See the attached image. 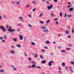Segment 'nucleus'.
Instances as JSON below:
<instances>
[{"label":"nucleus","instance_id":"nucleus-52","mask_svg":"<svg viewBox=\"0 0 74 74\" xmlns=\"http://www.w3.org/2000/svg\"><path fill=\"white\" fill-rule=\"evenodd\" d=\"M18 25L19 26H21V23H19L18 24Z\"/></svg>","mask_w":74,"mask_h":74},{"label":"nucleus","instance_id":"nucleus-25","mask_svg":"<svg viewBox=\"0 0 74 74\" xmlns=\"http://www.w3.org/2000/svg\"><path fill=\"white\" fill-rule=\"evenodd\" d=\"M62 66H65V63L64 62H63L62 63Z\"/></svg>","mask_w":74,"mask_h":74},{"label":"nucleus","instance_id":"nucleus-2","mask_svg":"<svg viewBox=\"0 0 74 74\" xmlns=\"http://www.w3.org/2000/svg\"><path fill=\"white\" fill-rule=\"evenodd\" d=\"M0 28L1 29L3 32H5V28H4L3 26H0Z\"/></svg>","mask_w":74,"mask_h":74},{"label":"nucleus","instance_id":"nucleus-55","mask_svg":"<svg viewBox=\"0 0 74 74\" xmlns=\"http://www.w3.org/2000/svg\"><path fill=\"white\" fill-rule=\"evenodd\" d=\"M42 52H44H44H45V51H44V49H42Z\"/></svg>","mask_w":74,"mask_h":74},{"label":"nucleus","instance_id":"nucleus-49","mask_svg":"<svg viewBox=\"0 0 74 74\" xmlns=\"http://www.w3.org/2000/svg\"><path fill=\"white\" fill-rule=\"evenodd\" d=\"M58 48H60V49H62V47L60 46H59Z\"/></svg>","mask_w":74,"mask_h":74},{"label":"nucleus","instance_id":"nucleus-54","mask_svg":"<svg viewBox=\"0 0 74 74\" xmlns=\"http://www.w3.org/2000/svg\"><path fill=\"white\" fill-rule=\"evenodd\" d=\"M58 70L60 71V70H61V68H60V67H59V69Z\"/></svg>","mask_w":74,"mask_h":74},{"label":"nucleus","instance_id":"nucleus-56","mask_svg":"<svg viewBox=\"0 0 74 74\" xmlns=\"http://www.w3.org/2000/svg\"><path fill=\"white\" fill-rule=\"evenodd\" d=\"M68 4H69V5H70V4H71V3L69 2V3H68Z\"/></svg>","mask_w":74,"mask_h":74},{"label":"nucleus","instance_id":"nucleus-58","mask_svg":"<svg viewBox=\"0 0 74 74\" xmlns=\"http://www.w3.org/2000/svg\"><path fill=\"white\" fill-rule=\"evenodd\" d=\"M48 4H49V2L48 1H46V2Z\"/></svg>","mask_w":74,"mask_h":74},{"label":"nucleus","instance_id":"nucleus-43","mask_svg":"<svg viewBox=\"0 0 74 74\" xmlns=\"http://www.w3.org/2000/svg\"><path fill=\"white\" fill-rule=\"evenodd\" d=\"M66 49H67V50H70V49H71V48H66Z\"/></svg>","mask_w":74,"mask_h":74},{"label":"nucleus","instance_id":"nucleus-17","mask_svg":"<svg viewBox=\"0 0 74 74\" xmlns=\"http://www.w3.org/2000/svg\"><path fill=\"white\" fill-rule=\"evenodd\" d=\"M46 44H49L50 42L48 41H47L45 42Z\"/></svg>","mask_w":74,"mask_h":74},{"label":"nucleus","instance_id":"nucleus-60","mask_svg":"<svg viewBox=\"0 0 74 74\" xmlns=\"http://www.w3.org/2000/svg\"><path fill=\"white\" fill-rule=\"evenodd\" d=\"M11 47V48H14V46H12Z\"/></svg>","mask_w":74,"mask_h":74},{"label":"nucleus","instance_id":"nucleus-10","mask_svg":"<svg viewBox=\"0 0 74 74\" xmlns=\"http://www.w3.org/2000/svg\"><path fill=\"white\" fill-rule=\"evenodd\" d=\"M67 16L68 17H69V18H71V16H72L71 14H68L67 15Z\"/></svg>","mask_w":74,"mask_h":74},{"label":"nucleus","instance_id":"nucleus-3","mask_svg":"<svg viewBox=\"0 0 74 74\" xmlns=\"http://www.w3.org/2000/svg\"><path fill=\"white\" fill-rule=\"evenodd\" d=\"M52 7H53V5H52V4H51L50 5V6H47V8L48 10H50V9H51V8H52Z\"/></svg>","mask_w":74,"mask_h":74},{"label":"nucleus","instance_id":"nucleus-63","mask_svg":"<svg viewBox=\"0 0 74 74\" xmlns=\"http://www.w3.org/2000/svg\"><path fill=\"white\" fill-rule=\"evenodd\" d=\"M3 42H5V40H2Z\"/></svg>","mask_w":74,"mask_h":74},{"label":"nucleus","instance_id":"nucleus-26","mask_svg":"<svg viewBox=\"0 0 74 74\" xmlns=\"http://www.w3.org/2000/svg\"><path fill=\"white\" fill-rule=\"evenodd\" d=\"M51 22V20H48L46 22V23H48L49 22Z\"/></svg>","mask_w":74,"mask_h":74},{"label":"nucleus","instance_id":"nucleus-1","mask_svg":"<svg viewBox=\"0 0 74 74\" xmlns=\"http://www.w3.org/2000/svg\"><path fill=\"white\" fill-rule=\"evenodd\" d=\"M15 29H11V27H10V32H11V34L13 35L14 34V32H15Z\"/></svg>","mask_w":74,"mask_h":74},{"label":"nucleus","instance_id":"nucleus-6","mask_svg":"<svg viewBox=\"0 0 74 74\" xmlns=\"http://www.w3.org/2000/svg\"><path fill=\"white\" fill-rule=\"evenodd\" d=\"M65 33L67 34H69L70 33V32L69 31L66 30Z\"/></svg>","mask_w":74,"mask_h":74},{"label":"nucleus","instance_id":"nucleus-20","mask_svg":"<svg viewBox=\"0 0 74 74\" xmlns=\"http://www.w3.org/2000/svg\"><path fill=\"white\" fill-rule=\"evenodd\" d=\"M38 68L39 69H41V68L40 66H36V68L37 69Z\"/></svg>","mask_w":74,"mask_h":74},{"label":"nucleus","instance_id":"nucleus-41","mask_svg":"<svg viewBox=\"0 0 74 74\" xmlns=\"http://www.w3.org/2000/svg\"><path fill=\"white\" fill-rule=\"evenodd\" d=\"M0 72H1V73H3V71L1 69L0 70Z\"/></svg>","mask_w":74,"mask_h":74},{"label":"nucleus","instance_id":"nucleus-16","mask_svg":"<svg viewBox=\"0 0 74 74\" xmlns=\"http://www.w3.org/2000/svg\"><path fill=\"white\" fill-rule=\"evenodd\" d=\"M19 19H20L21 20V21H23V18H22V17H19Z\"/></svg>","mask_w":74,"mask_h":74},{"label":"nucleus","instance_id":"nucleus-32","mask_svg":"<svg viewBox=\"0 0 74 74\" xmlns=\"http://www.w3.org/2000/svg\"><path fill=\"white\" fill-rule=\"evenodd\" d=\"M60 16H61V17H62V12H61L60 13Z\"/></svg>","mask_w":74,"mask_h":74},{"label":"nucleus","instance_id":"nucleus-57","mask_svg":"<svg viewBox=\"0 0 74 74\" xmlns=\"http://www.w3.org/2000/svg\"><path fill=\"white\" fill-rule=\"evenodd\" d=\"M13 69L14 70H16V68H13Z\"/></svg>","mask_w":74,"mask_h":74},{"label":"nucleus","instance_id":"nucleus-12","mask_svg":"<svg viewBox=\"0 0 74 74\" xmlns=\"http://www.w3.org/2000/svg\"><path fill=\"white\" fill-rule=\"evenodd\" d=\"M69 69H70L71 71H72V72H73V70H72V68H71V66H69Z\"/></svg>","mask_w":74,"mask_h":74},{"label":"nucleus","instance_id":"nucleus-29","mask_svg":"<svg viewBox=\"0 0 74 74\" xmlns=\"http://www.w3.org/2000/svg\"><path fill=\"white\" fill-rule=\"evenodd\" d=\"M43 14L42 13H41V14H40V16H39V17H41L42 16V15Z\"/></svg>","mask_w":74,"mask_h":74},{"label":"nucleus","instance_id":"nucleus-31","mask_svg":"<svg viewBox=\"0 0 74 74\" xmlns=\"http://www.w3.org/2000/svg\"><path fill=\"white\" fill-rule=\"evenodd\" d=\"M70 7H71V5H69L68 6V8H70Z\"/></svg>","mask_w":74,"mask_h":74},{"label":"nucleus","instance_id":"nucleus-24","mask_svg":"<svg viewBox=\"0 0 74 74\" xmlns=\"http://www.w3.org/2000/svg\"><path fill=\"white\" fill-rule=\"evenodd\" d=\"M38 56V55L37 54H36L35 56V58H37V57Z\"/></svg>","mask_w":74,"mask_h":74},{"label":"nucleus","instance_id":"nucleus-36","mask_svg":"<svg viewBox=\"0 0 74 74\" xmlns=\"http://www.w3.org/2000/svg\"><path fill=\"white\" fill-rule=\"evenodd\" d=\"M40 22L41 23V24H42L44 23V22L42 21H40Z\"/></svg>","mask_w":74,"mask_h":74},{"label":"nucleus","instance_id":"nucleus-8","mask_svg":"<svg viewBox=\"0 0 74 74\" xmlns=\"http://www.w3.org/2000/svg\"><path fill=\"white\" fill-rule=\"evenodd\" d=\"M69 10L70 11H73V8H71L69 9Z\"/></svg>","mask_w":74,"mask_h":74},{"label":"nucleus","instance_id":"nucleus-61","mask_svg":"<svg viewBox=\"0 0 74 74\" xmlns=\"http://www.w3.org/2000/svg\"><path fill=\"white\" fill-rule=\"evenodd\" d=\"M8 25H6V28H8Z\"/></svg>","mask_w":74,"mask_h":74},{"label":"nucleus","instance_id":"nucleus-44","mask_svg":"<svg viewBox=\"0 0 74 74\" xmlns=\"http://www.w3.org/2000/svg\"><path fill=\"white\" fill-rule=\"evenodd\" d=\"M67 37L68 38H71V36L70 35H69Z\"/></svg>","mask_w":74,"mask_h":74},{"label":"nucleus","instance_id":"nucleus-15","mask_svg":"<svg viewBox=\"0 0 74 74\" xmlns=\"http://www.w3.org/2000/svg\"><path fill=\"white\" fill-rule=\"evenodd\" d=\"M16 46L17 47H18V48H20L21 47V45H20L17 44V45H16Z\"/></svg>","mask_w":74,"mask_h":74},{"label":"nucleus","instance_id":"nucleus-21","mask_svg":"<svg viewBox=\"0 0 74 74\" xmlns=\"http://www.w3.org/2000/svg\"><path fill=\"white\" fill-rule=\"evenodd\" d=\"M65 69L66 70H68V66H65Z\"/></svg>","mask_w":74,"mask_h":74},{"label":"nucleus","instance_id":"nucleus-28","mask_svg":"<svg viewBox=\"0 0 74 74\" xmlns=\"http://www.w3.org/2000/svg\"><path fill=\"white\" fill-rule=\"evenodd\" d=\"M72 33H74V30L73 29H72Z\"/></svg>","mask_w":74,"mask_h":74},{"label":"nucleus","instance_id":"nucleus-19","mask_svg":"<svg viewBox=\"0 0 74 74\" xmlns=\"http://www.w3.org/2000/svg\"><path fill=\"white\" fill-rule=\"evenodd\" d=\"M51 63L50 62L49 63V66H52V64H51Z\"/></svg>","mask_w":74,"mask_h":74},{"label":"nucleus","instance_id":"nucleus-4","mask_svg":"<svg viewBox=\"0 0 74 74\" xmlns=\"http://www.w3.org/2000/svg\"><path fill=\"white\" fill-rule=\"evenodd\" d=\"M19 37L21 40H22L23 38V37L22 35H19Z\"/></svg>","mask_w":74,"mask_h":74},{"label":"nucleus","instance_id":"nucleus-18","mask_svg":"<svg viewBox=\"0 0 74 74\" xmlns=\"http://www.w3.org/2000/svg\"><path fill=\"white\" fill-rule=\"evenodd\" d=\"M13 40L15 42L16 41H17L16 39V38H14L13 39Z\"/></svg>","mask_w":74,"mask_h":74},{"label":"nucleus","instance_id":"nucleus-33","mask_svg":"<svg viewBox=\"0 0 74 74\" xmlns=\"http://www.w3.org/2000/svg\"><path fill=\"white\" fill-rule=\"evenodd\" d=\"M55 2V3H57L58 2V1L57 0H53Z\"/></svg>","mask_w":74,"mask_h":74},{"label":"nucleus","instance_id":"nucleus-46","mask_svg":"<svg viewBox=\"0 0 74 74\" xmlns=\"http://www.w3.org/2000/svg\"><path fill=\"white\" fill-rule=\"evenodd\" d=\"M51 15L52 17H53V13L51 14Z\"/></svg>","mask_w":74,"mask_h":74},{"label":"nucleus","instance_id":"nucleus-22","mask_svg":"<svg viewBox=\"0 0 74 74\" xmlns=\"http://www.w3.org/2000/svg\"><path fill=\"white\" fill-rule=\"evenodd\" d=\"M31 44H32V45H34L36 44H35V43L34 42H32Z\"/></svg>","mask_w":74,"mask_h":74},{"label":"nucleus","instance_id":"nucleus-7","mask_svg":"<svg viewBox=\"0 0 74 74\" xmlns=\"http://www.w3.org/2000/svg\"><path fill=\"white\" fill-rule=\"evenodd\" d=\"M41 63H42V64L45 63H46V60H43L42 61Z\"/></svg>","mask_w":74,"mask_h":74},{"label":"nucleus","instance_id":"nucleus-27","mask_svg":"<svg viewBox=\"0 0 74 74\" xmlns=\"http://www.w3.org/2000/svg\"><path fill=\"white\" fill-rule=\"evenodd\" d=\"M11 52L12 54H15V53L13 51H11Z\"/></svg>","mask_w":74,"mask_h":74},{"label":"nucleus","instance_id":"nucleus-59","mask_svg":"<svg viewBox=\"0 0 74 74\" xmlns=\"http://www.w3.org/2000/svg\"><path fill=\"white\" fill-rule=\"evenodd\" d=\"M50 62H51V63H54V61H50Z\"/></svg>","mask_w":74,"mask_h":74},{"label":"nucleus","instance_id":"nucleus-45","mask_svg":"<svg viewBox=\"0 0 74 74\" xmlns=\"http://www.w3.org/2000/svg\"><path fill=\"white\" fill-rule=\"evenodd\" d=\"M28 26H29V27H32V26L30 24H28Z\"/></svg>","mask_w":74,"mask_h":74},{"label":"nucleus","instance_id":"nucleus-11","mask_svg":"<svg viewBox=\"0 0 74 74\" xmlns=\"http://www.w3.org/2000/svg\"><path fill=\"white\" fill-rule=\"evenodd\" d=\"M4 39H8V37L5 35L4 36Z\"/></svg>","mask_w":74,"mask_h":74},{"label":"nucleus","instance_id":"nucleus-42","mask_svg":"<svg viewBox=\"0 0 74 74\" xmlns=\"http://www.w3.org/2000/svg\"><path fill=\"white\" fill-rule=\"evenodd\" d=\"M58 73H62V71H61L60 70L59 71H58Z\"/></svg>","mask_w":74,"mask_h":74},{"label":"nucleus","instance_id":"nucleus-35","mask_svg":"<svg viewBox=\"0 0 74 74\" xmlns=\"http://www.w3.org/2000/svg\"><path fill=\"white\" fill-rule=\"evenodd\" d=\"M33 4H36V1H33Z\"/></svg>","mask_w":74,"mask_h":74},{"label":"nucleus","instance_id":"nucleus-50","mask_svg":"<svg viewBox=\"0 0 74 74\" xmlns=\"http://www.w3.org/2000/svg\"><path fill=\"white\" fill-rule=\"evenodd\" d=\"M20 30V28H18L17 29V32H19Z\"/></svg>","mask_w":74,"mask_h":74},{"label":"nucleus","instance_id":"nucleus-14","mask_svg":"<svg viewBox=\"0 0 74 74\" xmlns=\"http://www.w3.org/2000/svg\"><path fill=\"white\" fill-rule=\"evenodd\" d=\"M32 68H34V67H36V65L35 64H33L32 66Z\"/></svg>","mask_w":74,"mask_h":74},{"label":"nucleus","instance_id":"nucleus-62","mask_svg":"<svg viewBox=\"0 0 74 74\" xmlns=\"http://www.w3.org/2000/svg\"><path fill=\"white\" fill-rule=\"evenodd\" d=\"M29 68H30V69H31V68H32V66L30 65L29 66Z\"/></svg>","mask_w":74,"mask_h":74},{"label":"nucleus","instance_id":"nucleus-40","mask_svg":"<svg viewBox=\"0 0 74 74\" xmlns=\"http://www.w3.org/2000/svg\"><path fill=\"white\" fill-rule=\"evenodd\" d=\"M29 7V5H26V7H27V8H28V7Z\"/></svg>","mask_w":74,"mask_h":74},{"label":"nucleus","instance_id":"nucleus-30","mask_svg":"<svg viewBox=\"0 0 74 74\" xmlns=\"http://www.w3.org/2000/svg\"><path fill=\"white\" fill-rule=\"evenodd\" d=\"M40 58H41V59H44V58H43V57L42 56V55H40Z\"/></svg>","mask_w":74,"mask_h":74},{"label":"nucleus","instance_id":"nucleus-13","mask_svg":"<svg viewBox=\"0 0 74 74\" xmlns=\"http://www.w3.org/2000/svg\"><path fill=\"white\" fill-rule=\"evenodd\" d=\"M49 31L48 30L44 29L43 30V32H48Z\"/></svg>","mask_w":74,"mask_h":74},{"label":"nucleus","instance_id":"nucleus-64","mask_svg":"<svg viewBox=\"0 0 74 74\" xmlns=\"http://www.w3.org/2000/svg\"><path fill=\"white\" fill-rule=\"evenodd\" d=\"M69 47H71V44L69 45Z\"/></svg>","mask_w":74,"mask_h":74},{"label":"nucleus","instance_id":"nucleus-51","mask_svg":"<svg viewBox=\"0 0 74 74\" xmlns=\"http://www.w3.org/2000/svg\"><path fill=\"white\" fill-rule=\"evenodd\" d=\"M45 49H48V47H47L46 46H45Z\"/></svg>","mask_w":74,"mask_h":74},{"label":"nucleus","instance_id":"nucleus-9","mask_svg":"<svg viewBox=\"0 0 74 74\" xmlns=\"http://www.w3.org/2000/svg\"><path fill=\"white\" fill-rule=\"evenodd\" d=\"M41 28L42 29H46V27H45V26H43V27H41Z\"/></svg>","mask_w":74,"mask_h":74},{"label":"nucleus","instance_id":"nucleus-39","mask_svg":"<svg viewBox=\"0 0 74 74\" xmlns=\"http://www.w3.org/2000/svg\"><path fill=\"white\" fill-rule=\"evenodd\" d=\"M56 23L57 24V25H59V23L58 22V21H56Z\"/></svg>","mask_w":74,"mask_h":74},{"label":"nucleus","instance_id":"nucleus-48","mask_svg":"<svg viewBox=\"0 0 74 74\" xmlns=\"http://www.w3.org/2000/svg\"><path fill=\"white\" fill-rule=\"evenodd\" d=\"M61 52H66V51H65L63 50H62V51H61Z\"/></svg>","mask_w":74,"mask_h":74},{"label":"nucleus","instance_id":"nucleus-37","mask_svg":"<svg viewBox=\"0 0 74 74\" xmlns=\"http://www.w3.org/2000/svg\"><path fill=\"white\" fill-rule=\"evenodd\" d=\"M71 64H74V62H73V61L71 62Z\"/></svg>","mask_w":74,"mask_h":74},{"label":"nucleus","instance_id":"nucleus-23","mask_svg":"<svg viewBox=\"0 0 74 74\" xmlns=\"http://www.w3.org/2000/svg\"><path fill=\"white\" fill-rule=\"evenodd\" d=\"M66 16H67V14H66V13H65V16H64L65 18H66Z\"/></svg>","mask_w":74,"mask_h":74},{"label":"nucleus","instance_id":"nucleus-34","mask_svg":"<svg viewBox=\"0 0 74 74\" xmlns=\"http://www.w3.org/2000/svg\"><path fill=\"white\" fill-rule=\"evenodd\" d=\"M28 60H29L30 61V60H32V59L31 58H30V57L29 58Z\"/></svg>","mask_w":74,"mask_h":74},{"label":"nucleus","instance_id":"nucleus-47","mask_svg":"<svg viewBox=\"0 0 74 74\" xmlns=\"http://www.w3.org/2000/svg\"><path fill=\"white\" fill-rule=\"evenodd\" d=\"M25 56H27V54H26V52H25Z\"/></svg>","mask_w":74,"mask_h":74},{"label":"nucleus","instance_id":"nucleus-38","mask_svg":"<svg viewBox=\"0 0 74 74\" xmlns=\"http://www.w3.org/2000/svg\"><path fill=\"white\" fill-rule=\"evenodd\" d=\"M36 10V8H34V9L32 11L33 12H34Z\"/></svg>","mask_w":74,"mask_h":74},{"label":"nucleus","instance_id":"nucleus-5","mask_svg":"<svg viewBox=\"0 0 74 74\" xmlns=\"http://www.w3.org/2000/svg\"><path fill=\"white\" fill-rule=\"evenodd\" d=\"M12 3L13 4H18L17 2L16 1H14V2H12Z\"/></svg>","mask_w":74,"mask_h":74},{"label":"nucleus","instance_id":"nucleus-53","mask_svg":"<svg viewBox=\"0 0 74 74\" xmlns=\"http://www.w3.org/2000/svg\"><path fill=\"white\" fill-rule=\"evenodd\" d=\"M58 18H55L54 19V21H57V20H58Z\"/></svg>","mask_w":74,"mask_h":74}]
</instances>
